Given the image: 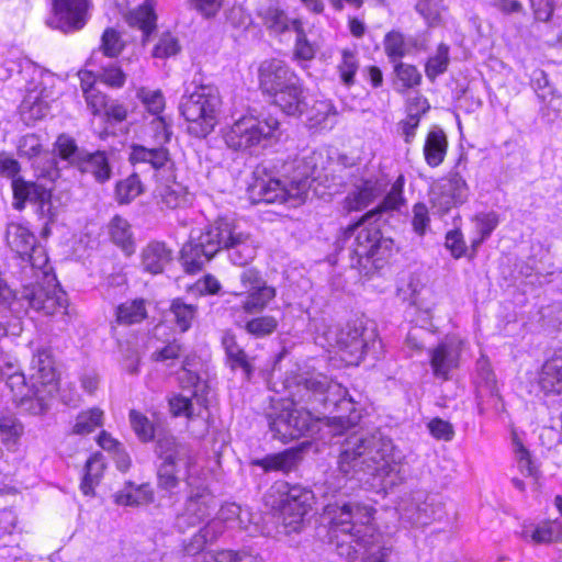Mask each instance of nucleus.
<instances>
[{
    "mask_svg": "<svg viewBox=\"0 0 562 562\" xmlns=\"http://www.w3.org/2000/svg\"><path fill=\"white\" fill-rule=\"evenodd\" d=\"M291 403L280 413L269 415L270 430L282 440L296 439L308 431L311 412L321 409L334 414L327 426L335 435L356 426L361 414L347 390L323 373L299 375L290 389Z\"/></svg>",
    "mask_w": 562,
    "mask_h": 562,
    "instance_id": "f257e3e1",
    "label": "nucleus"
},
{
    "mask_svg": "<svg viewBox=\"0 0 562 562\" xmlns=\"http://www.w3.org/2000/svg\"><path fill=\"white\" fill-rule=\"evenodd\" d=\"M155 453L157 487L172 495L184 481L188 488L186 506L176 518V527L183 532L210 517L216 507L215 497L206 476L195 469L192 447L171 434H165L158 436Z\"/></svg>",
    "mask_w": 562,
    "mask_h": 562,
    "instance_id": "f03ea898",
    "label": "nucleus"
},
{
    "mask_svg": "<svg viewBox=\"0 0 562 562\" xmlns=\"http://www.w3.org/2000/svg\"><path fill=\"white\" fill-rule=\"evenodd\" d=\"M337 471L341 477L328 482L325 494L335 495L347 480L376 482L383 490L401 485L406 479L403 464L397 461L392 440L380 431L353 432L338 442Z\"/></svg>",
    "mask_w": 562,
    "mask_h": 562,
    "instance_id": "7ed1b4c3",
    "label": "nucleus"
},
{
    "mask_svg": "<svg viewBox=\"0 0 562 562\" xmlns=\"http://www.w3.org/2000/svg\"><path fill=\"white\" fill-rule=\"evenodd\" d=\"M374 508L358 502L327 504L329 539L336 553L346 561L359 555L362 562H385L387 549L378 541L372 526Z\"/></svg>",
    "mask_w": 562,
    "mask_h": 562,
    "instance_id": "20e7f679",
    "label": "nucleus"
},
{
    "mask_svg": "<svg viewBox=\"0 0 562 562\" xmlns=\"http://www.w3.org/2000/svg\"><path fill=\"white\" fill-rule=\"evenodd\" d=\"M221 250L227 252L233 265L244 267L256 257L257 245L251 235L232 220L220 217L196 235L191 234L181 249L180 260L184 271L194 274Z\"/></svg>",
    "mask_w": 562,
    "mask_h": 562,
    "instance_id": "39448f33",
    "label": "nucleus"
},
{
    "mask_svg": "<svg viewBox=\"0 0 562 562\" xmlns=\"http://www.w3.org/2000/svg\"><path fill=\"white\" fill-rule=\"evenodd\" d=\"M240 290L232 294L240 297V310L246 314L238 325L249 335L263 338L278 328V319L272 315H260L276 299L277 290L269 285L255 268L244 269L239 273Z\"/></svg>",
    "mask_w": 562,
    "mask_h": 562,
    "instance_id": "423d86ee",
    "label": "nucleus"
},
{
    "mask_svg": "<svg viewBox=\"0 0 562 562\" xmlns=\"http://www.w3.org/2000/svg\"><path fill=\"white\" fill-rule=\"evenodd\" d=\"M222 98L218 88L203 83L196 78L186 88L179 102L181 115L190 123L188 131L191 135L204 138L210 135L218 123Z\"/></svg>",
    "mask_w": 562,
    "mask_h": 562,
    "instance_id": "0eeeda50",
    "label": "nucleus"
},
{
    "mask_svg": "<svg viewBox=\"0 0 562 562\" xmlns=\"http://www.w3.org/2000/svg\"><path fill=\"white\" fill-rule=\"evenodd\" d=\"M313 157L304 158L302 172L292 178L257 179L249 188L254 203H288L292 207L301 205L307 198L311 188L310 178L315 176V166L310 167Z\"/></svg>",
    "mask_w": 562,
    "mask_h": 562,
    "instance_id": "6e6552de",
    "label": "nucleus"
},
{
    "mask_svg": "<svg viewBox=\"0 0 562 562\" xmlns=\"http://www.w3.org/2000/svg\"><path fill=\"white\" fill-rule=\"evenodd\" d=\"M280 137V122L269 116L243 115L223 131L226 146L234 151L252 154Z\"/></svg>",
    "mask_w": 562,
    "mask_h": 562,
    "instance_id": "1a4fd4ad",
    "label": "nucleus"
},
{
    "mask_svg": "<svg viewBox=\"0 0 562 562\" xmlns=\"http://www.w3.org/2000/svg\"><path fill=\"white\" fill-rule=\"evenodd\" d=\"M380 210L368 213L361 221L349 225L338 237L336 245L339 252H347V256L357 263L362 265V259L380 261L385 259L392 248L393 241L381 236L378 228L367 226V218L373 217Z\"/></svg>",
    "mask_w": 562,
    "mask_h": 562,
    "instance_id": "9d476101",
    "label": "nucleus"
},
{
    "mask_svg": "<svg viewBox=\"0 0 562 562\" xmlns=\"http://www.w3.org/2000/svg\"><path fill=\"white\" fill-rule=\"evenodd\" d=\"M54 151L68 166L91 176L98 183H105L112 177V166L105 150L88 151L80 148L71 136L60 134L54 144Z\"/></svg>",
    "mask_w": 562,
    "mask_h": 562,
    "instance_id": "9b49d317",
    "label": "nucleus"
},
{
    "mask_svg": "<svg viewBox=\"0 0 562 562\" xmlns=\"http://www.w3.org/2000/svg\"><path fill=\"white\" fill-rule=\"evenodd\" d=\"M13 207L23 210L26 202L36 204V214L44 221L43 233L48 234L49 224L57 217V207L52 201V189L33 181H26L23 178L13 180Z\"/></svg>",
    "mask_w": 562,
    "mask_h": 562,
    "instance_id": "f8f14e48",
    "label": "nucleus"
},
{
    "mask_svg": "<svg viewBox=\"0 0 562 562\" xmlns=\"http://www.w3.org/2000/svg\"><path fill=\"white\" fill-rule=\"evenodd\" d=\"M313 492L300 485L290 486L280 502V519L286 533L301 529L304 516L311 509Z\"/></svg>",
    "mask_w": 562,
    "mask_h": 562,
    "instance_id": "ddd939ff",
    "label": "nucleus"
},
{
    "mask_svg": "<svg viewBox=\"0 0 562 562\" xmlns=\"http://www.w3.org/2000/svg\"><path fill=\"white\" fill-rule=\"evenodd\" d=\"M374 337V331L362 321H353L336 333L335 345L351 357L350 363L357 364L375 342Z\"/></svg>",
    "mask_w": 562,
    "mask_h": 562,
    "instance_id": "4468645a",
    "label": "nucleus"
},
{
    "mask_svg": "<svg viewBox=\"0 0 562 562\" xmlns=\"http://www.w3.org/2000/svg\"><path fill=\"white\" fill-rule=\"evenodd\" d=\"M430 195L434 206L446 213L468 200L469 187L459 172L452 171L432 186Z\"/></svg>",
    "mask_w": 562,
    "mask_h": 562,
    "instance_id": "2eb2a0df",
    "label": "nucleus"
},
{
    "mask_svg": "<svg viewBox=\"0 0 562 562\" xmlns=\"http://www.w3.org/2000/svg\"><path fill=\"white\" fill-rule=\"evenodd\" d=\"M299 78L285 61L277 58L263 60L258 68L259 88L263 94L271 98L294 81L296 82Z\"/></svg>",
    "mask_w": 562,
    "mask_h": 562,
    "instance_id": "dca6fc26",
    "label": "nucleus"
},
{
    "mask_svg": "<svg viewBox=\"0 0 562 562\" xmlns=\"http://www.w3.org/2000/svg\"><path fill=\"white\" fill-rule=\"evenodd\" d=\"M20 297L25 308L26 303L29 307L43 312L46 315L56 313L66 302L65 294L57 290L54 284H50V281H48L47 285L36 282L23 286Z\"/></svg>",
    "mask_w": 562,
    "mask_h": 562,
    "instance_id": "f3484780",
    "label": "nucleus"
},
{
    "mask_svg": "<svg viewBox=\"0 0 562 562\" xmlns=\"http://www.w3.org/2000/svg\"><path fill=\"white\" fill-rule=\"evenodd\" d=\"M189 366L188 359L183 361L182 369L188 374L190 383L194 386L195 391L193 393V398H189L182 395H176L169 400L170 412L175 417L184 416L189 420L193 422L195 418H201L204 423L206 417L204 413L206 412L205 400L201 396H198V391H201L204 385H202L201 379L198 374L191 372L187 367Z\"/></svg>",
    "mask_w": 562,
    "mask_h": 562,
    "instance_id": "a211bd4d",
    "label": "nucleus"
},
{
    "mask_svg": "<svg viewBox=\"0 0 562 562\" xmlns=\"http://www.w3.org/2000/svg\"><path fill=\"white\" fill-rule=\"evenodd\" d=\"M462 342L447 338L430 351V366L436 378L449 380L450 373L459 367Z\"/></svg>",
    "mask_w": 562,
    "mask_h": 562,
    "instance_id": "6ab92c4d",
    "label": "nucleus"
},
{
    "mask_svg": "<svg viewBox=\"0 0 562 562\" xmlns=\"http://www.w3.org/2000/svg\"><path fill=\"white\" fill-rule=\"evenodd\" d=\"M436 514L432 502H429V495L425 492H415L408 498L403 499L400 505V516L402 521L414 526H426L430 524Z\"/></svg>",
    "mask_w": 562,
    "mask_h": 562,
    "instance_id": "aec40b11",
    "label": "nucleus"
},
{
    "mask_svg": "<svg viewBox=\"0 0 562 562\" xmlns=\"http://www.w3.org/2000/svg\"><path fill=\"white\" fill-rule=\"evenodd\" d=\"M89 0H54V9L59 20L60 27L68 31H77L87 23Z\"/></svg>",
    "mask_w": 562,
    "mask_h": 562,
    "instance_id": "412c9836",
    "label": "nucleus"
},
{
    "mask_svg": "<svg viewBox=\"0 0 562 562\" xmlns=\"http://www.w3.org/2000/svg\"><path fill=\"white\" fill-rule=\"evenodd\" d=\"M272 99L273 104L289 116H301L308 109L301 78L278 92Z\"/></svg>",
    "mask_w": 562,
    "mask_h": 562,
    "instance_id": "4be33fe9",
    "label": "nucleus"
},
{
    "mask_svg": "<svg viewBox=\"0 0 562 562\" xmlns=\"http://www.w3.org/2000/svg\"><path fill=\"white\" fill-rule=\"evenodd\" d=\"M31 381L42 387L57 389L56 371L48 350H38L31 361Z\"/></svg>",
    "mask_w": 562,
    "mask_h": 562,
    "instance_id": "5701e85b",
    "label": "nucleus"
},
{
    "mask_svg": "<svg viewBox=\"0 0 562 562\" xmlns=\"http://www.w3.org/2000/svg\"><path fill=\"white\" fill-rule=\"evenodd\" d=\"M171 259V249L161 241L149 243L142 252V266L151 274L161 273Z\"/></svg>",
    "mask_w": 562,
    "mask_h": 562,
    "instance_id": "b1692460",
    "label": "nucleus"
},
{
    "mask_svg": "<svg viewBox=\"0 0 562 562\" xmlns=\"http://www.w3.org/2000/svg\"><path fill=\"white\" fill-rule=\"evenodd\" d=\"M381 194V187L376 181L363 180L356 186L345 199V209L349 212L367 207Z\"/></svg>",
    "mask_w": 562,
    "mask_h": 562,
    "instance_id": "393cba45",
    "label": "nucleus"
},
{
    "mask_svg": "<svg viewBox=\"0 0 562 562\" xmlns=\"http://www.w3.org/2000/svg\"><path fill=\"white\" fill-rule=\"evenodd\" d=\"M7 241L10 248L25 260V254L33 250L37 240L29 227L20 223H11L7 228Z\"/></svg>",
    "mask_w": 562,
    "mask_h": 562,
    "instance_id": "a878e982",
    "label": "nucleus"
},
{
    "mask_svg": "<svg viewBox=\"0 0 562 562\" xmlns=\"http://www.w3.org/2000/svg\"><path fill=\"white\" fill-rule=\"evenodd\" d=\"M156 0H145L143 4L131 11L126 16V21L131 26L137 27L143 32L144 41L156 29Z\"/></svg>",
    "mask_w": 562,
    "mask_h": 562,
    "instance_id": "bb28decb",
    "label": "nucleus"
},
{
    "mask_svg": "<svg viewBox=\"0 0 562 562\" xmlns=\"http://www.w3.org/2000/svg\"><path fill=\"white\" fill-rule=\"evenodd\" d=\"M56 391L57 389L50 390V387H42L34 384V390L18 400L15 404L31 415H42L48 411L49 401Z\"/></svg>",
    "mask_w": 562,
    "mask_h": 562,
    "instance_id": "cd10ccee",
    "label": "nucleus"
},
{
    "mask_svg": "<svg viewBox=\"0 0 562 562\" xmlns=\"http://www.w3.org/2000/svg\"><path fill=\"white\" fill-rule=\"evenodd\" d=\"M448 139L440 128L431 130L425 140L424 157L428 166H440L447 155Z\"/></svg>",
    "mask_w": 562,
    "mask_h": 562,
    "instance_id": "c85d7f7f",
    "label": "nucleus"
},
{
    "mask_svg": "<svg viewBox=\"0 0 562 562\" xmlns=\"http://www.w3.org/2000/svg\"><path fill=\"white\" fill-rule=\"evenodd\" d=\"M520 535L524 540L533 544H548L562 541V526L557 521L544 522L537 527L525 526Z\"/></svg>",
    "mask_w": 562,
    "mask_h": 562,
    "instance_id": "c756f323",
    "label": "nucleus"
},
{
    "mask_svg": "<svg viewBox=\"0 0 562 562\" xmlns=\"http://www.w3.org/2000/svg\"><path fill=\"white\" fill-rule=\"evenodd\" d=\"M224 532V525L221 519L210 520L196 532L188 543L184 551L188 555H195L201 552L207 543L214 542Z\"/></svg>",
    "mask_w": 562,
    "mask_h": 562,
    "instance_id": "7c9ffc66",
    "label": "nucleus"
},
{
    "mask_svg": "<svg viewBox=\"0 0 562 562\" xmlns=\"http://www.w3.org/2000/svg\"><path fill=\"white\" fill-rule=\"evenodd\" d=\"M301 458L302 452L300 450L288 449L281 453L267 456L263 459L256 460L254 461V464L262 468L266 472H290L297 467Z\"/></svg>",
    "mask_w": 562,
    "mask_h": 562,
    "instance_id": "2f4dec72",
    "label": "nucleus"
},
{
    "mask_svg": "<svg viewBox=\"0 0 562 562\" xmlns=\"http://www.w3.org/2000/svg\"><path fill=\"white\" fill-rule=\"evenodd\" d=\"M130 160L133 164H149L154 169H160L170 162V154L164 146L148 148L143 145H134Z\"/></svg>",
    "mask_w": 562,
    "mask_h": 562,
    "instance_id": "473e14b6",
    "label": "nucleus"
},
{
    "mask_svg": "<svg viewBox=\"0 0 562 562\" xmlns=\"http://www.w3.org/2000/svg\"><path fill=\"white\" fill-rule=\"evenodd\" d=\"M539 384L546 393H562V357H553L544 362Z\"/></svg>",
    "mask_w": 562,
    "mask_h": 562,
    "instance_id": "72a5a7b5",
    "label": "nucleus"
},
{
    "mask_svg": "<svg viewBox=\"0 0 562 562\" xmlns=\"http://www.w3.org/2000/svg\"><path fill=\"white\" fill-rule=\"evenodd\" d=\"M222 344L224 346L227 360L233 370L241 369L246 379H249L252 372V366L248 361L247 355L236 342L235 336L225 334Z\"/></svg>",
    "mask_w": 562,
    "mask_h": 562,
    "instance_id": "f704fd0d",
    "label": "nucleus"
},
{
    "mask_svg": "<svg viewBox=\"0 0 562 562\" xmlns=\"http://www.w3.org/2000/svg\"><path fill=\"white\" fill-rule=\"evenodd\" d=\"M47 97L43 91H29L21 104L24 119L37 121L45 117L49 111L48 102L45 100Z\"/></svg>",
    "mask_w": 562,
    "mask_h": 562,
    "instance_id": "c9c22d12",
    "label": "nucleus"
},
{
    "mask_svg": "<svg viewBox=\"0 0 562 562\" xmlns=\"http://www.w3.org/2000/svg\"><path fill=\"white\" fill-rule=\"evenodd\" d=\"M110 235L113 243L121 247L127 255L135 251L131 225L125 218L115 215L111 220Z\"/></svg>",
    "mask_w": 562,
    "mask_h": 562,
    "instance_id": "e433bc0d",
    "label": "nucleus"
},
{
    "mask_svg": "<svg viewBox=\"0 0 562 562\" xmlns=\"http://www.w3.org/2000/svg\"><path fill=\"white\" fill-rule=\"evenodd\" d=\"M144 192V186L137 173H132L115 186V200L119 204H130Z\"/></svg>",
    "mask_w": 562,
    "mask_h": 562,
    "instance_id": "4c0bfd02",
    "label": "nucleus"
},
{
    "mask_svg": "<svg viewBox=\"0 0 562 562\" xmlns=\"http://www.w3.org/2000/svg\"><path fill=\"white\" fill-rule=\"evenodd\" d=\"M26 313L21 297H18L14 291L7 284L5 281L0 282V316L8 318L9 316L21 317Z\"/></svg>",
    "mask_w": 562,
    "mask_h": 562,
    "instance_id": "58836bf2",
    "label": "nucleus"
},
{
    "mask_svg": "<svg viewBox=\"0 0 562 562\" xmlns=\"http://www.w3.org/2000/svg\"><path fill=\"white\" fill-rule=\"evenodd\" d=\"M146 315L145 301L142 299L124 302L116 310V319L123 325L139 323Z\"/></svg>",
    "mask_w": 562,
    "mask_h": 562,
    "instance_id": "ea45409f",
    "label": "nucleus"
},
{
    "mask_svg": "<svg viewBox=\"0 0 562 562\" xmlns=\"http://www.w3.org/2000/svg\"><path fill=\"white\" fill-rule=\"evenodd\" d=\"M104 470V463L99 454L91 456L85 465V475L80 488L85 495H92L93 487L98 484Z\"/></svg>",
    "mask_w": 562,
    "mask_h": 562,
    "instance_id": "a19ab883",
    "label": "nucleus"
},
{
    "mask_svg": "<svg viewBox=\"0 0 562 562\" xmlns=\"http://www.w3.org/2000/svg\"><path fill=\"white\" fill-rule=\"evenodd\" d=\"M160 203L168 209H177L183 206L188 201V191L179 182L173 181L164 184L158 191Z\"/></svg>",
    "mask_w": 562,
    "mask_h": 562,
    "instance_id": "79ce46f5",
    "label": "nucleus"
},
{
    "mask_svg": "<svg viewBox=\"0 0 562 562\" xmlns=\"http://www.w3.org/2000/svg\"><path fill=\"white\" fill-rule=\"evenodd\" d=\"M151 499V493L148 485L128 484L122 491L115 494V503L124 506H135L147 503Z\"/></svg>",
    "mask_w": 562,
    "mask_h": 562,
    "instance_id": "37998d69",
    "label": "nucleus"
},
{
    "mask_svg": "<svg viewBox=\"0 0 562 562\" xmlns=\"http://www.w3.org/2000/svg\"><path fill=\"white\" fill-rule=\"evenodd\" d=\"M415 10L428 26H437L442 22V13L447 10L445 0H417Z\"/></svg>",
    "mask_w": 562,
    "mask_h": 562,
    "instance_id": "c03bdc74",
    "label": "nucleus"
},
{
    "mask_svg": "<svg viewBox=\"0 0 562 562\" xmlns=\"http://www.w3.org/2000/svg\"><path fill=\"white\" fill-rule=\"evenodd\" d=\"M396 80L395 88L398 91H404L409 88L418 86L422 81V75L418 69L409 64L398 63L394 67Z\"/></svg>",
    "mask_w": 562,
    "mask_h": 562,
    "instance_id": "a18cd8bd",
    "label": "nucleus"
},
{
    "mask_svg": "<svg viewBox=\"0 0 562 562\" xmlns=\"http://www.w3.org/2000/svg\"><path fill=\"white\" fill-rule=\"evenodd\" d=\"M475 229L479 238L472 241V247H479L487 239L499 223V216L495 212L479 213L474 216Z\"/></svg>",
    "mask_w": 562,
    "mask_h": 562,
    "instance_id": "49530a36",
    "label": "nucleus"
},
{
    "mask_svg": "<svg viewBox=\"0 0 562 562\" xmlns=\"http://www.w3.org/2000/svg\"><path fill=\"white\" fill-rule=\"evenodd\" d=\"M261 15L266 27L274 34H282L292 30L293 20H290L284 11L278 8L269 7Z\"/></svg>",
    "mask_w": 562,
    "mask_h": 562,
    "instance_id": "de8ad7c7",
    "label": "nucleus"
},
{
    "mask_svg": "<svg viewBox=\"0 0 562 562\" xmlns=\"http://www.w3.org/2000/svg\"><path fill=\"white\" fill-rule=\"evenodd\" d=\"M103 412L99 408H91L80 413L74 425L72 431L77 435H88L102 425Z\"/></svg>",
    "mask_w": 562,
    "mask_h": 562,
    "instance_id": "09e8293b",
    "label": "nucleus"
},
{
    "mask_svg": "<svg viewBox=\"0 0 562 562\" xmlns=\"http://www.w3.org/2000/svg\"><path fill=\"white\" fill-rule=\"evenodd\" d=\"M449 47L440 44L434 56H430L425 66V72L429 80H435L439 75L443 74L449 65Z\"/></svg>",
    "mask_w": 562,
    "mask_h": 562,
    "instance_id": "8fccbe9b",
    "label": "nucleus"
},
{
    "mask_svg": "<svg viewBox=\"0 0 562 562\" xmlns=\"http://www.w3.org/2000/svg\"><path fill=\"white\" fill-rule=\"evenodd\" d=\"M306 113L313 126L321 125L323 127L331 124L336 115L333 104L327 100L315 101L313 106L310 110L307 109Z\"/></svg>",
    "mask_w": 562,
    "mask_h": 562,
    "instance_id": "3c124183",
    "label": "nucleus"
},
{
    "mask_svg": "<svg viewBox=\"0 0 562 562\" xmlns=\"http://www.w3.org/2000/svg\"><path fill=\"white\" fill-rule=\"evenodd\" d=\"M170 312L173 314L175 321L181 331H187L192 324L196 314V306L187 304L180 299L172 301Z\"/></svg>",
    "mask_w": 562,
    "mask_h": 562,
    "instance_id": "603ef678",
    "label": "nucleus"
},
{
    "mask_svg": "<svg viewBox=\"0 0 562 562\" xmlns=\"http://www.w3.org/2000/svg\"><path fill=\"white\" fill-rule=\"evenodd\" d=\"M292 30L296 34L294 56L303 60L313 59L315 56V48L306 37L302 21L294 19L292 21Z\"/></svg>",
    "mask_w": 562,
    "mask_h": 562,
    "instance_id": "864d4df0",
    "label": "nucleus"
},
{
    "mask_svg": "<svg viewBox=\"0 0 562 562\" xmlns=\"http://www.w3.org/2000/svg\"><path fill=\"white\" fill-rule=\"evenodd\" d=\"M384 50L392 60L404 57L408 52L404 35L397 31L389 32L384 37Z\"/></svg>",
    "mask_w": 562,
    "mask_h": 562,
    "instance_id": "5fc2aeb1",
    "label": "nucleus"
},
{
    "mask_svg": "<svg viewBox=\"0 0 562 562\" xmlns=\"http://www.w3.org/2000/svg\"><path fill=\"white\" fill-rule=\"evenodd\" d=\"M130 422L133 430L142 441L147 442L154 439L155 427L145 415L132 409L130 412Z\"/></svg>",
    "mask_w": 562,
    "mask_h": 562,
    "instance_id": "6e6d98bb",
    "label": "nucleus"
},
{
    "mask_svg": "<svg viewBox=\"0 0 562 562\" xmlns=\"http://www.w3.org/2000/svg\"><path fill=\"white\" fill-rule=\"evenodd\" d=\"M5 385L10 389L14 403L34 390V381H32V385L29 386L25 375L22 372H13L8 374Z\"/></svg>",
    "mask_w": 562,
    "mask_h": 562,
    "instance_id": "4d7b16f0",
    "label": "nucleus"
},
{
    "mask_svg": "<svg viewBox=\"0 0 562 562\" xmlns=\"http://www.w3.org/2000/svg\"><path fill=\"white\" fill-rule=\"evenodd\" d=\"M180 52V45L177 37L170 33H165L159 37L158 43L155 45L153 56L156 58H168L177 55Z\"/></svg>",
    "mask_w": 562,
    "mask_h": 562,
    "instance_id": "13d9d810",
    "label": "nucleus"
},
{
    "mask_svg": "<svg viewBox=\"0 0 562 562\" xmlns=\"http://www.w3.org/2000/svg\"><path fill=\"white\" fill-rule=\"evenodd\" d=\"M405 184V178L403 175H400L397 179L393 182L389 193L383 200V209L387 210H396L398 209L403 202V188Z\"/></svg>",
    "mask_w": 562,
    "mask_h": 562,
    "instance_id": "bf43d9fd",
    "label": "nucleus"
},
{
    "mask_svg": "<svg viewBox=\"0 0 562 562\" xmlns=\"http://www.w3.org/2000/svg\"><path fill=\"white\" fill-rule=\"evenodd\" d=\"M338 68L344 83L347 86L352 85L358 69V63L355 54L348 49L342 50V60Z\"/></svg>",
    "mask_w": 562,
    "mask_h": 562,
    "instance_id": "052dcab7",
    "label": "nucleus"
},
{
    "mask_svg": "<svg viewBox=\"0 0 562 562\" xmlns=\"http://www.w3.org/2000/svg\"><path fill=\"white\" fill-rule=\"evenodd\" d=\"M101 49L109 57L117 56L123 49L120 34L114 29H106L101 38Z\"/></svg>",
    "mask_w": 562,
    "mask_h": 562,
    "instance_id": "680f3d73",
    "label": "nucleus"
},
{
    "mask_svg": "<svg viewBox=\"0 0 562 562\" xmlns=\"http://www.w3.org/2000/svg\"><path fill=\"white\" fill-rule=\"evenodd\" d=\"M190 7L204 19H213L221 11L224 0H188Z\"/></svg>",
    "mask_w": 562,
    "mask_h": 562,
    "instance_id": "e2e57ef3",
    "label": "nucleus"
},
{
    "mask_svg": "<svg viewBox=\"0 0 562 562\" xmlns=\"http://www.w3.org/2000/svg\"><path fill=\"white\" fill-rule=\"evenodd\" d=\"M83 93L88 108L91 109L93 115H100L101 113H103L109 102L106 95L100 92L92 85L87 88H83Z\"/></svg>",
    "mask_w": 562,
    "mask_h": 562,
    "instance_id": "0e129e2a",
    "label": "nucleus"
},
{
    "mask_svg": "<svg viewBox=\"0 0 562 562\" xmlns=\"http://www.w3.org/2000/svg\"><path fill=\"white\" fill-rule=\"evenodd\" d=\"M0 432L5 440L16 439L22 435L23 427L14 415L3 414L0 416Z\"/></svg>",
    "mask_w": 562,
    "mask_h": 562,
    "instance_id": "69168bd1",
    "label": "nucleus"
},
{
    "mask_svg": "<svg viewBox=\"0 0 562 562\" xmlns=\"http://www.w3.org/2000/svg\"><path fill=\"white\" fill-rule=\"evenodd\" d=\"M99 79L109 87L121 88L125 83V74L120 67L110 65L102 69V72L99 75Z\"/></svg>",
    "mask_w": 562,
    "mask_h": 562,
    "instance_id": "338daca9",
    "label": "nucleus"
},
{
    "mask_svg": "<svg viewBox=\"0 0 562 562\" xmlns=\"http://www.w3.org/2000/svg\"><path fill=\"white\" fill-rule=\"evenodd\" d=\"M445 246L450 250L451 256L456 259L461 258L467 249L463 235L460 229L449 231L446 235Z\"/></svg>",
    "mask_w": 562,
    "mask_h": 562,
    "instance_id": "774afa93",
    "label": "nucleus"
}]
</instances>
